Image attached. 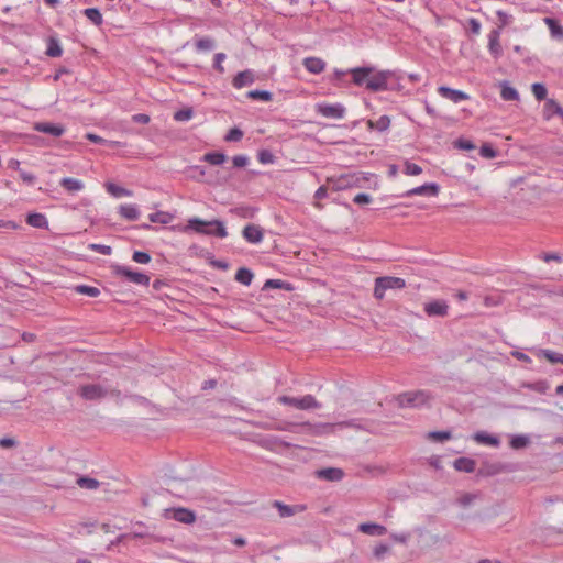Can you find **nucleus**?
<instances>
[{
    "instance_id": "obj_22",
    "label": "nucleus",
    "mask_w": 563,
    "mask_h": 563,
    "mask_svg": "<svg viewBox=\"0 0 563 563\" xmlns=\"http://www.w3.org/2000/svg\"><path fill=\"white\" fill-rule=\"evenodd\" d=\"M350 426H351L350 422L320 423V424H317V426H312L311 428H312V433L313 434L321 435V434L333 432L335 427L343 428V427H350Z\"/></svg>"
},
{
    "instance_id": "obj_11",
    "label": "nucleus",
    "mask_w": 563,
    "mask_h": 563,
    "mask_svg": "<svg viewBox=\"0 0 563 563\" xmlns=\"http://www.w3.org/2000/svg\"><path fill=\"white\" fill-rule=\"evenodd\" d=\"M440 192L439 185L434 183L424 184L422 186L412 188L404 194L405 197L411 196H438Z\"/></svg>"
},
{
    "instance_id": "obj_7",
    "label": "nucleus",
    "mask_w": 563,
    "mask_h": 563,
    "mask_svg": "<svg viewBox=\"0 0 563 563\" xmlns=\"http://www.w3.org/2000/svg\"><path fill=\"white\" fill-rule=\"evenodd\" d=\"M317 111L325 118L342 119L345 113V108L340 103H320L317 106Z\"/></svg>"
},
{
    "instance_id": "obj_53",
    "label": "nucleus",
    "mask_w": 563,
    "mask_h": 563,
    "mask_svg": "<svg viewBox=\"0 0 563 563\" xmlns=\"http://www.w3.org/2000/svg\"><path fill=\"white\" fill-rule=\"evenodd\" d=\"M476 499V496L473 494H464L459 498V504L462 507L470 506L474 500Z\"/></svg>"
},
{
    "instance_id": "obj_16",
    "label": "nucleus",
    "mask_w": 563,
    "mask_h": 563,
    "mask_svg": "<svg viewBox=\"0 0 563 563\" xmlns=\"http://www.w3.org/2000/svg\"><path fill=\"white\" fill-rule=\"evenodd\" d=\"M243 238L250 243H260L263 240V230L256 224H247L243 229Z\"/></svg>"
},
{
    "instance_id": "obj_5",
    "label": "nucleus",
    "mask_w": 563,
    "mask_h": 563,
    "mask_svg": "<svg viewBox=\"0 0 563 563\" xmlns=\"http://www.w3.org/2000/svg\"><path fill=\"white\" fill-rule=\"evenodd\" d=\"M113 273L117 276H121L126 278L129 282L136 284V285H144L147 286L150 284V277L143 273L134 272L130 269L129 267L121 266V265H114L112 267Z\"/></svg>"
},
{
    "instance_id": "obj_35",
    "label": "nucleus",
    "mask_w": 563,
    "mask_h": 563,
    "mask_svg": "<svg viewBox=\"0 0 563 563\" xmlns=\"http://www.w3.org/2000/svg\"><path fill=\"white\" fill-rule=\"evenodd\" d=\"M77 484L80 488L85 489H97L99 487V482L91 477L81 476L77 479Z\"/></svg>"
},
{
    "instance_id": "obj_14",
    "label": "nucleus",
    "mask_w": 563,
    "mask_h": 563,
    "mask_svg": "<svg viewBox=\"0 0 563 563\" xmlns=\"http://www.w3.org/2000/svg\"><path fill=\"white\" fill-rule=\"evenodd\" d=\"M500 31L499 29H494L488 34V51L495 57L499 58L503 54V48L499 42Z\"/></svg>"
},
{
    "instance_id": "obj_17",
    "label": "nucleus",
    "mask_w": 563,
    "mask_h": 563,
    "mask_svg": "<svg viewBox=\"0 0 563 563\" xmlns=\"http://www.w3.org/2000/svg\"><path fill=\"white\" fill-rule=\"evenodd\" d=\"M350 73L352 75L353 82L356 86H363V85L366 86V81H367L369 75H372V73H373V67H357V68L351 69Z\"/></svg>"
},
{
    "instance_id": "obj_38",
    "label": "nucleus",
    "mask_w": 563,
    "mask_h": 563,
    "mask_svg": "<svg viewBox=\"0 0 563 563\" xmlns=\"http://www.w3.org/2000/svg\"><path fill=\"white\" fill-rule=\"evenodd\" d=\"M150 220L153 223L167 224L172 220V216L168 212L158 211L150 214Z\"/></svg>"
},
{
    "instance_id": "obj_33",
    "label": "nucleus",
    "mask_w": 563,
    "mask_h": 563,
    "mask_svg": "<svg viewBox=\"0 0 563 563\" xmlns=\"http://www.w3.org/2000/svg\"><path fill=\"white\" fill-rule=\"evenodd\" d=\"M523 387L537 391L539 394H545L549 389V383L544 379L537 380L534 383H526Z\"/></svg>"
},
{
    "instance_id": "obj_34",
    "label": "nucleus",
    "mask_w": 563,
    "mask_h": 563,
    "mask_svg": "<svg viewBox=\"0 0 563 563\" xmlns=\"http://www.w3.org/2000/svg\"><path fill=\"white\" fill-rule=\"evenodd\" d=\"M235 279L239 283L249 286L252 283L253 273L247 268H240L235 274Z\"/></svg>"
},
{
    "instance_id": "obj_6",
    "label": "nucleus",
    "mask_w": 563,
    "mask_h": 563,
    "mask_svg": "<svg viewBox=\"0 0 563 563\" xmlns=\"http://www.w3.org/2000/svg\"><path fill=\"white\" fill-rule=\"evenodd\" d=\"M429 396L424 391H409L398 397V402L402 407H417L426 404Z\"/></svg>"
},
{
    "instance_id": "obj_19",
    "label": "nucleus",
    "mask_w": 563,
    "mask_h": 563,
    "mask_svg": "<svg viewBox=\"0 0 563 563\" xmlns=\"http://www.w3.org/2000/svg\"><path fill=\"white\" fill-rule=\"evenodd\" d=\"M358 530L368 536H383L387 532L385 526L374 523V522H364L358 526Z\"/></svg>"
},
{
    "instance_id": "obj_26",
    "label": "nucleus",
    "mask_w": 563,
    "mask_h": 563,
    "mask_svg": "<svg viewBox=\"0 0 563 563\" xmlns=\"http://www.w3.org/2000/svg\"><path fill=\"white\" fill-rule=\"evenodd\" d=\"M119 213L124 219L131 220V221L137 220L139 216H140L137 208L133 205L121 206L119 209Z\"/></svg>"
},
{
    "instance_id": "obj_18",
    "label": "nucleus",
    "mask_w": 563,
    "mask_h": 563,
    "mask_svg": "<svg viewBox=\"0 0 563 563\" xmlns=\"http://www.w3.org/2000/svg\"><path fill=\"white\" fill-rule=\"evenodd\" d=\"M305 68L311 74H321L325 69V62L319 57H307L302 62Z\"/></svg>"
},
{
    "instance_id": "obj_44",
    "label": "nucleus",
    "mask_w": 563,
    "mask_h": 563,
    "mask_svg": "<svg viewBox=\"0 0 563 563\" xmlns=\"http://www.w3.org/2000/svg\"><path fill=\"white\" fill-rule=\"evenodd\" d=\"M191 118H192V110L190 108H185V109L178 110L174 113V119L179 122L188 121Z\"/></svg>"
},
{
    "instance_id": "obj_59",
    "label": "nucleus",
    "mask_w": 563,
    "mask_h": 563,
    "mask_svg": "<svg viewBox=\"0 0 563 563\" xmlns=\"http://www.w3.org/2000/svg\"><path fill=\"white\" fill-rule=\"evenodd\" d=\"M132 121L140 124H147L150 122V115L144 113L134 114Z\"/></svg>"
},
{
    "instance_id": "obj_4",
    "label": "nucleus",
    "mask_w": 563,
    "mask_h": 563,
    "mask_svg": "<svg viewBox=\"0 0 563 563\" xmlns=\"http://www.w3.org/2000/svg\"><path fill=\"white\" fill-rule=\"evenodd\" d=\"M394 76L390 70H379L375 71L373 69L372 75H369L366 81V88L371 91H384L388 89V80Z\"/></svg>"
},
{
    "instance_id": "obj_27",
    "label": "nucleus",
    "mask_w": 563,
    "mask_h": 563,
    "mask_svg": "<svg viewBox=\"0 0 563 563\" xmlns=\"http://www.w3.org/2000/svg\"><path fill=\"white\" fill-rule=\"evenodd\" d=\"M500 87H501L500 96L504 100L516 101L519 99L518 91L514 87L509 86L507 82H503L500 85Z\"/></svg>"
},
{
    "instance_id": "obj_10",
    "label": "nucleus",
    "mask_w": 563,
    "mask_h": 563,
    "mask_svg": "<svg viewBox=\"0 0 563 563\" xmlns=\"http://www.w3.org/2000/svg\"><path fill=\"white\" fill-rule=\"evenodd\" d=\"M273 507L278 510L279 517H282V518H288L296 514L303 512L306 510L305 505L298 504V505L290 506V505H286L282 501H279V500L273 501Z\"/></svg>"
},
{
    "instance_id": "obj_58",
    "label": "nucleus",
    "mask_w": 563,
    "mask_h": 563,
    "mask_svg": "<svg viewBox=\"0 0 563 563\" xmlns=\"http://www.w3.org/2000/svg\"><path fill=\"white\" fill-rule=\"evenodd\" d=\"M390 539L394 540L395 542L405 544L409 540V534L408 533H393V534H390Z\"/></svg>"
},
{
    "instance_id": "obj_40",
    "label": "nucleus",
    "mask_w": 563,
    "mask_h": 563,
    "mask_svg": "<svg viewBox=\"0 0 563 563\" xmlns=\"http://www.w3.org/2000/svg\"><path fill=\"white\" fill-rule=\"evenodd\" d=\"M390 552V547L385 543H378L373 548V555L377 560H383Z\"/></svg>"
},
{
    "instance_id": "obj_28",
    "label": "nucleus",
    "mask_w": 563,
    "mask_h": 563,
    "mask_svg": "<svg viewBox=\"0 0 563 563\" xmlns=\"http://www.w3.org/2000/svg\"><path fill=\"white\" fill-rule=\"evenodd\" d=\"M454 467L461 472L472 473L475 470V462L467 457H460L455 460Z\"/></svg>"
},
{
    "instance_id": "obj_64",
    "label": "nucleus",
    "mask_w": 563,
    "mask_h": 563,
    "mask_svg": "<svg viewBox=\"0 0 563 563\" xmlns=\"http://www.w3.org/2000/svg\"><path fill=\"white\" fill-rule=\"evenodd\" d=\"M468 24L472 33L476 35L481 33V23L476 19H470Z\"/></svg>"
},
{
    "instance_id": "obj_63",
    "label": "nucleus",
    "mask_w": 563,
    "mask_h": 563,
    "mask_svg": "<svg viewBox=\"0 0 563 563\" xmlns=\"http://www.w3.org/2000/svg\"><path fill=\"white\" fill-rule=\"evenodd\" d=\"M511 355H512L516 360H518V361H521V362H525V363H531V358H530L527 354H525V353H522V352H519V351H512V352H511Z\"/></svg>"
},
{
    "instance_id": "obj_9",
    "label": "nucleus",
    "mask_w": 563,
    "mask_h": 563,
    "mask_svg": "<svg viewBox=\"0 0 563 563\" xmlns=\"http://www.w3.org/2000/svg\"><path fill=\"white\" fill-rule=\"evenodd\" d=\"M424 312L429 317H445L449 312V306L444 300H433L424 303Z\"/></svg>"
},
{
    "instance_id": "obj_1",
    "label": "nucleus",
    "mask_w": 563,
    "mask_h": 563,
    "mask_svg": "<svg viewBox=\"0 0 563 563\" xmlns=\"http://www.w3.org/2000/svg\"><path fill=\"white\" fill-rule=\"evenodd\" d=\"M78 395L85 400H100L109 395L119 396L120 391L115 389H110L100 384H87L81 385L78 388Z\"/></svg>"
},
{
    "instance_id": "obj_51",
    "label": "nucleus",
    "mask_w": 563,
    "mask_h": 563,
    "mask_svg": "<svg viewBox=\"0 0 563 563\" xmlns=\"http://www.w3.org/2000/svg\"><path fill=\"white\" fill-rule=\"evenodd\" d=\"M481 155L490 159L497 156V152L489 144H483L481 147Z\"/></svg>"
},
{
    "instance_id": "obj_50",
    "label": "nucleus",
    "mask_w": 563,
    "mask_h": 563,
    "mask_svg": "<svg viewBox=\"0 0 563 563\" xmlns=\"http://www.w3.org/2000/svg\"><path fill=\"white\" fill-rule=\"evenodd\" d=\"M88 247L103 255H110L112 253V249L109 245L93 243L90 244Z\"/></svg>"
},
{
    "instance_id": "obj_42",
    "label": "nucleus",
    "mask_w": 563,
    "mask_h": 563,
    "mask_svg": "<svg viewBox=\"0 0 563 563\" xmlns=\"http://www.w3.org/2000/svg\"><path fill=\"white\" fill-rule=\"evenodd\" d=\"M62 47L59 46L58 42L55 40H51L46 54L51 57H59L62 55Z\"/></svg>"
},
{
    "instance_id": "obj_30",
    "label": "nucleus",
    "mask_w": 563,
    "mask_h": 563,
    "mask_svg": "<svg viewBox=\"0 0 563 563\" xmlns=\"http://www.w3.org/2000/svg\"><path fill=\"white\" fill-rule=\"evenodd\" d=\"M474 440L481 444H487L493 446H497L499 444V440L496 437L487 434L485 432L475 433Z\"/></svg>"
},
{
    "instance_id": "obj_56",
    "label": "nucleus",
    "mask_w": 563,
    "mask_h": 563,
    "mask_svg": "<svg viewBox=\"0 0 563 563\" xmlns=\"http://www.w3.org/2000/svg\"><path fill=\"white\" fill-rule=\"evenodd\" d=\"M284 285H285L284 282H282L280 279H268L264 284V289H267V288L280 289V288H284Z\"/></svg>"
},
{
    "instance_id": "obj_15",
    "label": "nucleus",
    "mask_w": 563,
    "mask_h": 563,
    "mask_svg": "<svg viewBox=\"0 0 563 563\" xmlns=\"http://www.w3.org/2000/svg\"><path fill=\"white\" fill-rule=\"evenodd\" d=\"M542 114L547 121L552 119L553 115H559L563 120V109L554 99L545 100Z\"/></svg>"
},
{
    "instance_id": "obj_60",
    "label": "nucleus",
    "mask_w": 563,
    "mask_h": 563,
    "mask_svg": "<svg viewBox=\"0 0 563 563\" xmlns=\"http://www.w3.org/2000/svg\"><path fill=\"white\" fill-rule=\"evenodd\" d=\"M247 157L244 156V155H238V156H234L233 158V165L235 167H245L247 165Z\"/></svg>"
},
{
    "instance_id": "obj_41",
    "label": "nucleus",
    "mask_w": 563,
    "mask_h": 563,
    "mask_svg": "<svg viewBox=\"0 0 563 563\" xmlns=\"http://www.w3.org/2000/svg\"><path fill=\"white\" fill-rule=\"evenodd\" d=\"M247 97L251 99H260L263 101H271L272 93L265 90H252L247 92Z\"/></svg>"
},
{
    "instance_id": "obj_54",
    "label": "nucleus",
    "mask_w": 563,
    "mask_h": 563,
    "mask_svg": "<svg viewBox=\"0 0 563 563\" xmlns=\"http://www.w3.org/2000/svg\"><path fill=\"white\" fill-rule=\"evenodd\" d=\"M353 201L357 205H367L372 201V197L367 194L362 192V194H357L354 197Z\"/></svg>"
},
{
    "instance_id": "obj_55",
    "label": "nucleus",
    "mask_w": 563,
    "mask_h": 563,
    "mask_svg": "<svg viewBox=\"0 0 563 563\" xmlns=\"http://www.w3.org/2000/svg\"><path fill=\"white\" fill-rule=\"evenodd\" d=\"M455 144L459 148L465 151H472L475 148V145L471 141L464 139L457 140Z\"/></svg>"
},
{
    "instance_id": "obj_62",
    "label": "nucleus",
    "mask_w": 563,
    "mask_h": 563,
    "mask_svg": "<svg viewBox=\"0 0 563 563\" xmlns=\"http://www.w3.org/2000/svg\"><path fill=\"white\" fill-rule=\"evenodd\" d=\"M429 438L433 439V440H438V441H444V440L450 439V433L449 432H431L429 434Z\"/></svg>"
},
{
    "instance_id": "obj_25",
    "label": "nucleus",
    "mask_w": 563,
    "mask_h": 563,
    "mask_svg": "<svg viewBox=\"0 0 563 563\" xmlns=\"http://www.w3.org/2000/svg\"><path fill=\"white\" fill-rule=\"evenodd\" d=\"M26 222L29 225L38 229H44L48 225L46 217L42 213H30L26 218Z\"/></svg>"
},
{
    "instance_id": "obj_31",
    "label": "nucleus",
    "mask_w": 563,
    "mask_h": 563,
    "mask_svg": "<svg viewBox=\"0 0 563 563\" xmlns=\"http://www.w3.org/2000/svg\"><path fill=\"white\" fill-rule=\"evenodd\" d=\"M320 477L325 478L328 481H340L343 477V471L340 468H325L320 471Z\"/></svg>"
},
{
    "instance_id": "obj_45",
    "label": "nucleus",
    "mask_w": 563,
    "mask_h": 563,
    "mask_svg": "<svg viewBox=\"0 0 563 563\" xmlns=\"http://www.w3.org/2000/svg\"><path fill=\"white\" fill-rule=\"evenodd\" d=\"M421 173H422V168L419 165L411 163L409 161L405 162V174L406 175L417 176V175H420Z\"/></svg>"
},
{
    "instance_id": "obj_2",
    "label": "nucleus",
    "mask_w": 563,
    "mask_h": 563,
    "mask_svg": "<svg viewBox=\"0 0 563 563\" xmlns=\"http://www.w3.org/2000/svg\"><path fill=\"white\" fill-rule=\"evenodd\" d=\"M406 287L405 279L394 276L377 277L375 279L374 297L382 300L389 289H402Z\"/></svg>"
},
{
    "instance_id": "obj_23",
    "label": "nucleus",
    "mask_w": 563,
    "mask_h": 563,
    "mask_svg": "<svg viewBox=\"0 0 563 563\" xmlns=\"http://www.w3.org/2000/svg\"><path fill=\"white\" fill-rule=\"evenodd\" d=\"M59 184L65 190L71 194L78 192L85 188L81 180L70 177L63 178Z\"/></svg>"
},
{
    "instance_id": "obj_47",
    "label": "nucleus",
    "mask_w": 563,
    "mask_h": 563,
    "mask_svg": "<svg viewBox=\"0 0 563 563\" xmlns=\"http://www.w3.org/2000/svg\"><path fill=\"white\" fill-rule=\"evenodd\" d=\"M242 136H243V132L238 128H233L228 132L224 140L227 142H238L242 139Z\"/></svg>"
},
{
    "instance_id": "obj_12",
    "label": "nucleus",
    "mask_w": 563,
    "mask_h": 563,
    "mask_svg": "<svg viewBox=\"0 0 563 563\" xmlns=\"http://www.w3.org/2000/svg\"><path fill=\"white\" fill-rule=\"evenodd\" d=\"M167 517L183 523H191L196 518L195 514L186 508L168 509Z\"/></svg>"
},
{
    "instance_id": "obj_8",
    "label": "nucleus",
    "mask_w": 563,
    "mask_h": 563,
    "mask_svg": "<svg viewBox=\"0 0 563 563\" xmlns=\"http://www.w3.org/2000/svg\"><path fill=\"white\" fill-rule=\"evenodd\" d=\"M33 129L37 132L49 134L55 137H59L65 133L64 125L51 122H35L33 124Z\"/></svg>"
},
{
    "instance_id": "obj_36",
    "label": "nucleus",
    "mask_w": 563,
    "mask_h": 563,
    "mask_svg": "<svg viewBox=\"0 0 563 563\" xmlns=\"http://www.w3.org/2000/svg\"><path fill=\"white\" fill-rule=\"evenodd\" d=\"M544 23L549 26L551 35L559 37L563 35V27L552 18H545Z\"/></svg>"
},
{
    "instance_id": "obj_48",
    "label": "nucleus",
    "mask_w": 563,
    "mask_h": 563,
    "mask_svg": "<svg viewBox=\"0 0 563 563\" xmlns=\"http://www.w3.org/2000/svg\"><path fill=\"white\" fill-rule=\"evenodd\" d=\"M133 261L140 264H147L151 261V256L146 252L135 251L132 256Z\"/></svg>"
},
{
    "instance_id": "obj_61",
    "label": "nucleus",
    "mask_w": 563,
    "mask_h": 563,
    "mask_svg": "<svg viewBox=\"0 0 563 563\" xmlns=\"http://www.w3.org/2000/svg\"><path fill=\"white\" fill-rule=\"evenodd\" d=\"M20 177L24 183L29 185H32L35 181V176L31 173H26L25 170H20Z\"/></svg>"
},
{
    "instance_id": "obj_13",
    "label": "nucleus",
    "mask_w": 563,
    "mask_h": 563,
    "mask_svg": "<svg viewBox=\"0 0 563 563\" xmlns=\"http://www.w3.org/2000/svg\"><path fill=\"white\" fill-rule=\"evenodd\" d=\"M438 92L443 98H446V99L451 100L454 103H459L461 101L470 99V96L467 93H465L464 91L452 89V88H449L446 86H440L438 88Z\"/></svg>"
},
{
    "instance_id": "obj_32",
    "label": "nucleus",
    "mask_w": 563,
    "mask_h": 563,
    "mask_svg": "<svg viewBox=\"0 0 563 563\" xmlns=\"http://www.w3.org/2000/svg\"><path fill=\"white\" fill-rule=\"evenodd\" d=\"M85 16L90 20L95 25L99 26L102 24V14L96 8H88L84 11Z\"/></svg>"
},
{
    "instance_id": "obj_3",
    "label": "nucleus",
    "mask_w": 563,
    "mask_h": 563,
    "mask_svg": "<svg viewBox=\"0 0 563 563\" xmlns=\"http://www.w3.org/2000/svg\"><path fill=\"white\" fill-rule=\"evenodd\" d=\"M277 401L299 410L318 409L321 407L320 402L312 395H306L300 398L279 396Z\"/></svg>"
},
{
    "instance_id": "obj_52",
    "label": "nucleus",
    "mask_w": 563,
    "mask_h": 563,
    "mask_svg": "<svg viewBox=\"0 0 563 563\" xmlns=\"http://www.w3.org/2000/svg\"><path fill=\"white\" fill-rule=\"evenodd\" d=\"M213 235L225 238L227 236V230L222 222L218 220H213Z\"/></svg>"
},
{
    "instance_id": "obj_43",
    "label": "nucleus",
    "mask_w": 563,
    "mask_h": 563,
    "mask_svg": "<svg viewBox=\"0 0 563 563\" xmlns=\"http://www.w3.org/2000/svg\"><path fill=\"white\" fill-rule=\"evenodd\" d=\"M528 443H529V439L526 435H516L510 441L511 448L516 449V450L527 446Z\"/></svg>"
},
{
    "instance_id": "obj_24",
    "label": "nucleus",
    "mask_w": 563,
    "mask_h": 563,
    "mask_svg": "<svg viewBox=\"0 0 563 563\" xmlns=\"http://www.w3.org/2000/svg\"><path fill=\"white\" fill-rule=\"evenodd\" d=\"M254 81V75L250 70L239 73L233 79V86L238 89L251 85Z\"/></svg>"
},
{
    "instance_id": "obj_37",
    "label": "nucleus",
    "mask_w": 563,
    "mask_h": 563,
    "mask_svg": "<svg viewBox=\"0 0 563 563\" xmlns=\"http://www.w3.org/2000/svg\"><path fill=\"white\" fill-rule=\"evenodd\" d=\"M74 289L77 294L86 295L89 297H98L100 295V290L97 287L88 285H78Z\"/></svg>"
},
{
    "instance_id": "obj_57",
    "label": "nucleus",
    "mask_w": 563,
    "mask_h": 563,
    "mask_svg": "<svg viewBox=\"0 0 563 563\" xmlns=\"http://www.w3.org/2000/svg\"><path fill=\"white\" fill-rule=\"evenodd\" d=\"M544 262H551V261H554V262H558V263H561L562 262V256L559 254V253H544L542 254V257H541Z\"/></svg>"
},
{
    "instance_id": "obj_49",
    "label": "nucleus",
    "mask_w": 563,
    "mask_h": 563,
    "mask_svg": "<svg viewBox=\"0 0 563 563\" xmlns=\"http://www.w3.org/2000/svg\"><path fill=\"white\" fill-rule=\"evenodd\" d=\"M497 16H498V27L497 29H499V31L501 32V29L507 26L510 23L511 16L504 11H497Z\"/></svg>"
},
{
    "instance_id": "obj_20",
    "label": "nucleus",
    "mask_w": 563,
    "mask_h": 563,
    "mask_svg": "<svg viewBox=\"0 0 563 563\" xmlns=\"http://www.w3.org/2000/svg\"><path fill=\"white\" fill-rule=\"evenodd\" d=\"M538 358H545L551 364H563V354L551 350H537L534 352Z\"/></svg>"
},
{
    "instance_id": "obj_39",
    "label": "nucleus",
    "mask_w": 563,
    "mask_h": 563,
    "mask_svg": "<svg viewBox=\"0 0 563 563\" xmlns=\"http://www.w3.org/2000/svg\"><path fill=\"white\" fill-rule=\"evenodd\" d=\"M531 90L537 100H544L547 98L548 90L543 84L536 82L531 86Z\"/></svg>"
},
{
    "instance_id": "obj_21",
    "label": "nucleus",
    "mask_w": 563,
    "mask_h": 563,
    "mask_svg": "<svg viewBox=\"0 0 563 563\" xmlns=\"http://www.w3.org/2000/svg\"><path fill=\"white\" fill-rule=\"evenodd\" d=\"M186 229L194 230L198 233L210 234L211 233V222L201 221L197 218L190 219L188 221V225Z\"/></svg>"
},
{
    "instance_id": "obj_46",
    "label": "nucleus",
    "mask_w": 563,
    "mask_h": 563,
    "mask_svg": "<svg viewBox=\"0 0 563 563\" xmlns=\"http://www.w3.org/2000/svg\"><path fill=\"white\" fill-rule=\"evenodd\" d=\"M390 125V118L388 115H382L375 121V128L379 132L386 131Z\"/></svg>"
},
{
    "instance_id": "obj_29",
    "label": "nucleus",
    "mask_w": 563,
    "mask_h": 563,
    "mask_svg": "<svg viewBox=\"0 0 563 563\" xmlns=\"http://www.w3.org/2000/svg\"><path fill=\"white\" fill-rule=\"evenodd\" d=\"M106 189H107V191L110 195H112L113 197H117V198L132 196V191L131 190L125 189V188H123L121 186H118V185H115L113 183H107L106 184Z\"/></svg>"
}]
</instances>
